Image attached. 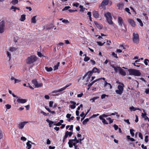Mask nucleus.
Here are the masks:
<instances>
[{
	"instance_id": "4be33fe9",
	"label": "nucleus",
	"mask_w": 149,
	"mask_h": 149,
	"mask_svg": "<svg viewBox=\"0 0 149 149\" xmlns=\"http://www.w3.org/2000/svg\"><path fill=\"white\" fill-rule=\"evenodd\" d=\"M36 16L33 17L31 19V22L32 23L35 24L36 22Z\"/></svg>"
},
{
	"instance_id": "de8ad7c7",
	"label": "nucleus",
	"mask_w": 149,
	"mask_h": 149,
	"mask_svg": "<svg viewBox=\"0 0 149 149\" xmlns=\"http://www.w3.org/2000/svg\"><path fill=\"white\" fill-rule=\"evenodd\" d=\"M125 10L129 14H131V13L130 12V9L128 8H126L125 9Z\"/></svg>"
},
{
	"instance_id": "cd10ccee",
	"label": "nucleus",
	"mask_w": 149,
	"mask_h": 149,
	"mask_svg": "<svg viewBox=\"0 0 149 149\" xmlns=\"http://www.w3.org/2000/svg\"><path fill=\"white\" fill-rule=\"evenodd\" d=\"M17 48H16L15 47H10V48L9 50L11 52H15L16 51L17 49Z\"/></svg>"
},
{
	"instance_id": "9d476101",
	"label": "nucleus",
	"mask_w": 149,
	"mask_h": 149,
	"mask_svg": "<svg viewBox=\"0 0 149 149\" xmlns=\"http://www.w3.org/2000/svg\"><path fill=\"white\" fill-rule=\"evenodd\" d=\"M118 21L119 25L120 26H122V24L123 23V20L121 17H119L118 19Z\"/></svg>"
},
{
	"instance_id": "9b49d317",
	"label": "nucleus",
	"mask_w": 149,
	"mask_h": 149,
	"mask_svg": "<svg viewBox=\"0 0 149 149\" xmlns=\"http://www.w3.org/2000/svg\"><path fill=\"white\" fill-rule=\"evenodd\" d=\"M105 16L107 20L109 19H112L111 14L109 12H107V13L105 14Z\"/></svg>"
},
{
	"instance_id": "338daca9",
	"label": "nucleus",
	"mask_w": 149,
	"mask_h": 149,
	"mask_svg": "<svg viewBox=\"0 0 149 149\" xmlns=\"http://www.w3.org/2000/svg\"><path fill=\"white\" fill-rule=\"evenodd\" d=\"M51 143V141L49 139H47V144L48 145L50 144Z\"/></svg>"
},
{
	"instance_id": "5701e85b",
	"label": "nucleus",
	"mask_w": 149,
	"mask_h": 149,
	"mask_svg": "<svg viewBox=\"0 0 149 149\" xmlns=\"http://www.w3.org/2000/svg\"><path fill=\"white\" fill-rule=\"evenodd\" d=\"M46 121L49 123V126L50 127H51V126H52V125L54 124V122L52 121H51V120H49L48 119H47L46 120Z\"/></svg>"
},
{
	"instance_id": "c9c22d12",
	"label": "nucleus",
	"mask_w": 149,
	"mask_h": 149,
	"mask_svg": "<svg viewBox=\"0 0 149 149\" xmlns=\"http://www.w3.org/2000/svg\"><path fill=\"white\" fill-rule=\"evenodd\" d=\"M6 53L7 57L9 58V60L10 61L11 58V54L8 51H7Z\"/></svg>"
},
{
	"instance_id": "8fccbe9b",
	"label": "nucleus",
	"mask_w": 149,
	"mask_h": 149,
	"mask_svg": "<svg viewBox=\"0 0 149 149\" xmlns=\"http://www.w3.org/2000/svg\"><path fill=\"white\" fill-rule=\"evenodd\" d=\"M62 22H63V23H69V21L67 19H64L62 21Z\"/></svg>"
},
{
	"instance_id": "20e7f679",
	"label": "nucleus",
	"mask_w": 149,
	"mask_h": 149,
	"mask_svg": "<svg viewBox=\"0 0 149 149\" xmlns=\"http://www.w3.org/2000/svg\"><path fill=\"white\" fill-rule=\"evenodd\" d=\"M5 23V22L3 20L0 22V33H2L4 32Z\"/></svg>"
},
{
	"instance_id": "13d9d810",
	"label": "nucleus",
	"mask_w": 149,
	"mask_h": 149,
	"mask_svg": "<svg viewBox=\"0 0 149 149\" xmlns=\"http://www.w3.org/2000/svg\"><path fill=\"white\" fill-rule=\"evenodd\" d=\"M53 102V101H51L49 102V106L50 107H52Z\"/></svg>"
},
{
	"instance_id": "5fc2aeb1",
	"label": "nucleus",
	"mask_w": 149,
	"mask_h": 149,
	"mask_svg": "<svg viewBox=\"0 0 149 149\" xmlns=\"http://www.w3.org/2000/svg\"><path fill=\"white\" fill-rule=\"evenodd\" d=\"M68 144H69V147L70 148H72V146H73L72 143L70 142V141H69V142H68Z\"/></svg>"
},
{
	"instance_id": "4468645a",
	"label": "nucleus",
	"mask_w": 149,
	"mask_h": 149,
	"mask_svg": "<svg viewBox=\"0 0 149 149\" xmlns=\"http://www.w3.org/2000/svg\"><path fill=\"white\" fill-rule=\"evenodd\" d=\"M17 101V102L20 103H24L27 101L26 100L22 99H18Z\"/></svg>"
},
{
	"instance_id": "f704fd0d",
	"label": "nucleus",
	"mask_w": 149,
	"mask_h": 149,
	"mask_svg": "<svg viewBox=\"0 0 149 149\" xmlns=\"http://www.w3.org/2000/svg\"><path fill=\"white\" fill-rule=\"evenodd\" d=\"M111 66L113 68H114L116 72H117L118 70V67H116L114 66L113 65H111Z\"/></svg>"
},
{
	"instance_id": "c03bdc74",
	"label": "nucleus",
	"mask_w": 149,
	"mask_h": 149,
	"mask_svg": "<svg viewBox=\"0 0 149 149\" xmlns=\"http://www.w3.org/2000/svg\"><path fill=\"white\" fill-rule=\"evenodd\" d=\"M97 43L100 46H102L105 43V42H104L103 43H102L100 42H97Z\"/></svg>"
},
{
	"instance_id": "09e8293b",
	"label": "nucleus",
	"mask_w": 149,
	"mask_h": 149,
	"mask_svg": "<svg viewBox=\"0 0 149 149\" xmlns=\"http://www.w3.org/2000/svg\"><path fill=\"white\" fill-rule=\"evenodd\" d=\"M148 136L147 135H146L145 136V142H147L148 141Z\"/></svg>"
},
{
	"instance_id": "393cba45",
	"label": "nucleus",
	"mask_w": 149,
	"mask_h": 149,
	"mask_svg": "<svg viewBox=\"0 0 149 149\" xmlns=\"http://www.w3.org/2000/svg\"><path fill=\"white\" fill-rule=\"evenodd\" d=\"M59 64H60V62H58L57 63V64L56 65H55L54 66L53 68H54V70H56L58 69V67L59 66Z\"/></svg>"
},
{
	"instance_id": "680f3d73",
	"label": "nucleus",
	"mask_w": 149,
	"mask_h": 149,
	"mask_svg": "<svg viewBox=\"0 0 149 149\" xmlns=\"http://www.w3.org/2000/svg\"><path fill=\"white\" fill-rule=\"evenodd\" d=\"M21 139L22 140H23V141H26V138H25L24 137L22 136V137H21Z\"/></svg>"
},
{
	"instance_id": "473e14b6",
	"label": "nucleus",
	"mask_w": 149,
	"mask_h": 149,
	"mask_svg": "<svg viewBox=\"0 0 149 149\" xmlns=\"http://www.w3.org/2000/svg\"><path fill=\"white\" fill-rule=\"evenodd\" d=\"M107 85H109V86H110V89H111L112 88V86L111 85V84H110V83H108L107 82V81H105L104 82V86L105 87Z\"/></svg>"
},
{
	"instance_id": "7ed1b4c3",
	"label": "nucleus",
	"mask_w": 149,
	"mask_h": 149,
	"mask_svg": "<svg viewBox=\"0 0 149 149\" xmlns=\"http://www.w3.org/2000/svg\"><path fill=\"white\" fill-rule=\"evenodd\" d=\"M133 42L136 44H138L139 43V35L137 33L134 32L133 33L132 38Z\"/></svg>"
},
{
	"instance_id": "39448f33",
	"label": "nucleus",
	"mask_w": 149,
	"mask_h": 149,
	"mask_svg": "<svg viewBox=\"0 0 149 149\" xmlns=\"http://www.w3.org/2000/svg\"><path fill=\"white\" fill-rule=\"evenodd\" d=\"M32 83L35 86V87L39 88L42 86V83H38L35 79L33 80L32 81Z\"/></svg>"
},
{
	"instance_id": "0e129e2a",
	"label": "nucleus",
	"mask_w": 149,
	"mask_h": 149,
	"mask_svg": "<svg viewBox=\"0 0 149 149\" xmlns=\"http://www.w3.org/2000/svg\"><path fill=\"white\" fill-rule=\"evenodd\" d=\"M38 56L40 57H42V56H43V55L40 52H38Z\"/></svg>"
},
{
	"instance_id": "603ef678",
	"label": "nucleus",
	"mask_w": 149,
	"mask_h": 149,
	"mask_svg": "<svg viewBox=\"0 0 149 149\" xmlns=\"http://www.w3.org/2000/svg\"><path fill=\"white\" fill-rule=\"evenodd\" d=\"M90 61L92 65H94L95 64V62L93 60H91Z\"/></svg>"
},
{
	"instance_id": "a211bd4d",
	"label": "nucleus",
	"mask_w": 149,
	"mask_h": 149,
	"mask_svg": "<svg viewBox=\"0 0 149 149\" xmlns=\"http://www.w3.org/2000/svg\"><path fill=\"white\" fill-rule=\"evenodd\" d=\"M129 22L132 26L134 27L135 26V22L132 19H129Z\"/></svg>"
},
{
	"instance_id": "f257e3e1",
	"label": "nucleus",
	"mask_w": 149,
	"mask_h": 149,
	"mask_svg": "<svg viewBox=\"0 0 149 149\" xmlns=\"http://www.w3.org/2000/svg\"><path fill=\"white\" fill-rule=\"evenodd\" d=\"M37 60V58L36 56L35 55H32L28 57L26 62L27 64H31L36 62Z\"/></svg>"
},
{
	"instance_id": "a19ab883",
	"label": "nucleus",
	"mask_w": 149,
	"mask_h": 149,
	"mask_svg": "<svg viewBox=\"0 0 149 149\" xmlns=\"http://www.w3.org/2000/svg\"><path fill=\"white\" fill-rule=\"evenodd\" d=\"M61 89H62V88L59 90H55L53 91L52 93H57V92H61V91H63V90H62Z\"/></svg>"
},
{
	"instance_id": "3c124183",
	"label": "nucleus",
	"mask_w": 149,
	"mask_h": 149,
	"mask_svg": "<svg viewBox=\"0 0 149 149\" xmlns=\"http://www.w3.org/2000/svg\"><path fill=\"white\" fill-rule=\"evenodd\" d=\"M93 84V83L92 82H91V83L88 84V90H89V89L90 88L91 86H92Z\"/></svg>"
},
{
	"instance_id": "774afa93",
	"label": "nucleus",
	"mask_w": 149,
	"mask_h": 149,
	"mask_svg": "<svg viewBox=\"0 0 149 149\" xmlns=\"http://www.w3.org/2000/svg\"><path fill=\"white\" fill-rule=\"evenodd\" d=\"M70 107L72 109H74V108H75V107H76V106H75V105H70Z\"/></svg>"
},
{
	"instance_id": "f03ea898",
	"label": "nucleus",
	"mask_w": 149,
	"mask_h": 149,
	"mask_svg": "<svg viewBox=\"0 0 149 149\" xmlns=\"http://www.w3.org/2000/svg\"><path fill=\"white\" fill-rule=\"evenodd\" d=\"M119 84H121V85H119L118 86V89L116 90L115 92L116 93L119 95H121L123 92V87H124V84L123 83L119 82Z\"/></svg>"
},
{
	"instance_id": "ddd939ff",
	"label": "nucleus",
	"mask_w": 149,
	"mask_h": 149,
	"mask_svg": "<svg viewBox=\"0 0 149 149\" xmlns=\"http://www.w3.org/2000/svg\"><path fill=\"white\" fill-rule=\"evenodd\" d=\"M91 71L93 73H96L97 72L98 74H99L100 72V70L96 67H94Z\"/></svg>"
},
{
	"instance_id": "a18cd8bd",
	"label": "nucleus",
	"mask_w": 149,
	"mask_h": 149,
	"mask_svg": "<svg viewBox=\"0 0 149 149\" xmlns=\"http://www.w3.org/2000/svg\"><path fill=\"white\" fill-rule=\"evenodd\" d=\"M149 61V60L147 59H146L144 60V63L145 65H148V62Z\"/></svg>"
},
{
	"instance_id": "ea45409f",
	"label": "nucleus",
	"mask_w": 149,
	"mask_h": 149,
	"mask_svg": "<svg viewBox=\"0 0 149 149\" xmlns=\"http://www.w3.org/2000/svg\"><path fill=\"white\" fill-rule=\"evenodd\" d=\"M71 84H67V85H66L65 87L62 88V90H65V89L68 87H69L71 85Z\"/></svg>"
},
{
	"instance_id": "4c0bfd02",
	"label": "nucleus",
	"mask_w": 149,
	"mask_h": 149,
	"mask_svg": "<svg viewBox=\"0 0 149 149\" xmlns=\"http://www.w3.org/2000/svg\"><path fill=\"white\" fill-rule=\"evenodd\" d=\"M134 131V130L133 129H131L130 130V133L132 136H134V133L133 132Z\"/></svg>"
},
{
	"instance_id": "f8f14e48",
	"label": "nucleus",
	"mask_w": 149,
	"mask_h": 149,
	"mask_svg": "<svg viewBox=\"0 0 149 149\" xmlns=\"http://www.w3.org/2000/svg\"><path fill=\"white\" fill-rule=\"evenodd\" d=\"M141 74V72L139 70L134 69L133 75L135 76H140Z\"/></svg>"
},
{
	"instance_id": "6e6d98bb",
	"label": "nucleus",
	"mask_w": 149,
	"mask_h": 149,
	"mask_svg": "<svg viewBox=\"0 0 149 149\" xmlns=\"http://www.w3.org/2000/svg\"><path fill=\"white\" fill-rule=\"evenodd\" d=\"M139 137L142 139H143V136L142 134L140 132H139Z\"/></svg>"
},
{
	"instance_id": "412c9836",
	"label": "nucleus",
	"mask_w": 149,
	"mask_h": 149,
	"mask_svg": "<svg viewBox=\"0 0 149 149\" xmlns=\"http://www.w3.org/2000/svg\"><path fill=\"white\" fill-rule=\"evenodd\" d=\"M99 118L100 120H102V122L104 124H108V123L107 121L103 118H102L101 116H100V117H99Z\"/></svg>"
},
{
	"instance_id": "2f4dec72",
	"label": "nucleus",
	"mask_w": 149,
	"mask_h": 149,
	"mask_svg": "<svg viewBox=\"0 0 149 149\" xmlns=\"http://www.w3.org/2000/svg\"><path fill=\"white\" fill-rule=\"evenodd\" d=\"M18 2V0H12L11 1V3L13 5H15Z\"/></svg>"
},
{
	"instance_id": "4d7b16f0",
	"label": "nucleus",
	"mask_w": 149,
	"mask_h": 149,
	"mask_svg": "<svg viewBox=\"0 0 149 149\" xmlns=\"http://www.w3.org/2000/svg\"><path fill=\"white\" fill-rule=\"evenodd\" d=\"M113 127L115 130H117L118 128V126L116 124L114 125Z\"/></svg>"
},
{
	"instance_id": "e2e57ef3",
	"label": "nucleus",
	"mask_w": 149,
	"mask_h": 149,
	"mask_svg": "<svg viewBox=\"0 0 149 149\" xmlns=\"http://www.w3.org/2000/svg\"><path fill=\"white\" fill-rule=\"evenodd\" d=\"M106 96H108V95H106V94H102L101 96V98L102 99H103Z\"/></svg>"
},
{
	"instance_id": "423d86ee",
	"label": "nucleus",
	"mask_w": 149,
	"mask_h": 149,
	"mask_svg": "<svg viewBox=\"0 0 149 149\" xmlns=\"http://www.w3.org/2000/svg\"><path fill=\"white\" fill-rule=\"evenodd\" d=\"M28 123V122L24 121L19 123L18 125V127L19 129L23 128L25 125Z\"/></svg>"
},
{
	"instance_id": "aec40b11",
	"label": "nucleus",
	"mask_w": 149,
	"mask_h": 149,
	"mask_svg": "<svg viewBox=\"0 0 149 149\" xmlns=\"http://www.w3.org/2000/svg\"><path fill=\"white\" fill-rule=\"evenodd\" d=\"M67 133H69V132H68V131H67L65 132V135L64 137L63 138V143L65 142V140L67 138L68 136V135Z\"/></svg>"
},
{
	"instance_id": "c85d7f7f",
	"label": "nucleus",
	"mask_w": 149,
	"mask_h": 149,
	"mask_svg": "<svg viewBox=\"0 0 149 149\" xmlns=\"http://www.w3.org/2000/svg\"><path fill=\"white\" fill-rule=\"evenodd\" d=\"M26 15H22L21 16L20 20L22 21H24L25 19Z\"/></svg>"
},
{
	"instance_id": "a878e982",
	"label": "nucleus",
	"mask_w": 149,
	"mask_h": 149,
	"mask_svg": "<svg viewBox=\"0 0 149 149\" xmlns=\"http://www.w3.org/2000/svg\"><path fill=\"white\" fill-rule=\"evenodd\" d=\"M134 69H130L128 70L130 75H133Z\"/></svg>"
},
{
	"instance_id": "c756f323",
	"label": "nucleus",
	"mask_w": 149,
	"mask_h": 149,
	"mask_svg": "<svg viewBox=\"0 0 149 149\" xmlns=\"http://www.w3.org/2000/svg\"><path fill=\"white\" fill-rule=\"evenodd\" d=\"M10 9H13V11L15 12L16 9H17L18 10H19V8H17L16 7L12 6L10 8Z\"/></svg>"
},
{
	"instance_id": "72a5a7b5",
	"label": "nucleus",
	"mask_w": 149,
	"mask_h": 149,
	"mask_svg": "<svg viewBox=\"0 0 149 149\" xmlns=\"http://www.w3.org/2000/svg\"><path fill=\"white\" fill-rule=\"evenodd\" d=\"M136 20L140 24V26H143V24L141 20L139 18H137Z\"/></svg>"
},
{
	"instance_id": "79ce46f5",
	"label": "nucleus",
	"mask_w": 149,
	"mask_h": 149,
	"mask_svg": "<svg viewBox=\"0 0 149 149\" xmlns=\"http://www.w3.org/2000/svg\"><path fill=\"white\" fill-rule=\"evenodd\" d=\"M70 7L69 6H65L64 8H63L62 9V11H65V10H68L70 8Z\"/></svg>"
},
{
	"instance_id": "69168bd1",
	"label": "nucleus",
	"mask_w": 149,
	"mask_h": 149,
	"mask_svg": "<svg viewBox=\"0 0 149 149\" xmlns=\"http://www.w3.org/2000/svg\"><path fill=\"white\" fill-rule=\"evenodd\" d=\"M73 132H69V133H67L68 136L69 137H70L73 134Z\"/></svg>"
},
{
	"instance_id": "f3484780",
	"label": "nucleus",
	"mask_w": 149,
	"mask_h": 149,
	"mask_svg": "<svg viewBox=\"0 0 149 149\" xmlns=\"http://www.w3.org/2000/svg\"><path fill=\"white\" fill-rule=\"evenodd\" d=\"M93 16L95 18H99V14L97 11H94L93 12Z\"/></svg>"
},
{
	"instance_id": "1a4fd4ad",
	"label": "nucleus",
	"mask_w": 149,
	"mask_h": 149,
	"mask_svg": "<svg viewBox=\"0 0 149 149\" xmlns=\"http://www.w3.org/2000/svg\"><path fill=\"white\" fill-rule=\"evenodd\" d=\"M109 0H104L101 3V6H105L108 5Z\"/></svg>"
},
{
	"instance_id": "dca6fc26",
	"label": "nucleus",
	"mask_w": 149,
	"mask_h": 149,
	"mask_svg": "<svg viewBox=\"0 0 149 149\" xmlns=\"http://www.w3.org/2000/svg\"><path fill=\"white\" fill-rule=\"evenodd\" d=\"M94 24L99 29H102V25L98 23L96 21H94Z\"/></svg>"
},
{
	"instance_id": "2eb2a0df",
	"label": "nucleus",
	"mask_w": 149,
	"mask_h": 149,
	"mask_svg": "<svg viewBox=\"0 0 149 149\" xmlns=\"http://www.w3.org/2000/svg\"><path fill=\"white\" fill-rule=\"evenodd\" d=\"M124 5V4L123 3H118L117 5V6L118 9H122Z\"/></svg>"
},
{
	"instance_id": "b1692460",
	"label": "nucleus",
	"mask_w": 149,
	"mask_h": 149,
	"mask_svg": "<svg viewBox=\"0 0 149 149\" xmlns=\"http://www.w3.org/2000/svg\"><path fill=\"white\" fill-rule=\"evenodd\" d=\"M30 143H31V141H28V142H27L26 143V145L28 147L27 149H30L31 148V145Z\"/></svg>"
},
{
	"instance_id": "49530a36",
	"label": "nucleus",
	"mask_w": 149,
	"mask_h": 149,
	"mask_svg": "<svg viewBox=\"0 0 149 149\" xmlns=\"http://www.w3.org/2000/svg\"><path fill=\"white\" fill-rule=\"evenodd\" d=\"M6 109H9L11 107V105L9 104H6Z\"/></svg>"
},
{
	"instance_id": "bb28decb",
	"label": "nucleus",
	"mask_w": 149,
	"mask_h": 149,
	"mask_svg": "<svg viewBox=\"0 0 149 149\" xmlns=\"http://www.w3.org/2000/svg\"><path fill=\"white\" fill-rule=\"evenodd\" d=\"M45 68L46 70L48 72H51L53 70L52 68L51 67L48 68L46 67H45Z\"/></svg>"
},
{
	"instance_id": "e433bc0d",
	"label": "nucleus",
	"mask_w": 149,
	"mask_h": 149,
	"mask_svg": "<svg viewBox=\"0 0 149 149\" xmlns=\"http://www.w3.org/2000/svg\"><path fill=\"white\" fill-rule=\"evenodd\" d=\"M112 19H109L107 20L108 23L110 24H113V22L112 21Z\"/></svg>"
},
{
	"instance_id": "bf43d9fd",
	"label": "nucleus",
	"mask_w": 149,
	"mask_h": 149,
	"mask_svg": "<svg viewBox=\"0 0 149 149\" xmlns=\"http://www.w3.org/2000/svg\"><path fill=\"white\" fill-rule=\"evenodd\" d=\"M112 55L114 57L116 58H118V56H117V54L115 53L114 52H113L112 53Z\"/></svg>"
},
{
	"instance_id": "6e6552de",
	"label": "nucleus",
	"mask_w": 149,
	"mask_h": 149,
	"mask_svg": "<svg viewBox=\"0 0 149 149\" xmlns=\"http://www.w3.org/2000/svg\"><path fill=\"white\" fill-rule=\"evenodd\" d=\"M118 71L120 74L123 76H125L126 75L125 72L123 69H122L121 67H118Z\"/></svg>"
},
{
	"instance_id": "7c9ffc66",
	"label": "nucleus",
	"mask_w": 149,
	"mask_h": 149,
	"mask_svg": "<svg viewBox=\"0 0 149 149\" xmlns=\"http://www.w3.org/2000/svg\"><path fill=\"white\" fill-rule=\"evenodd\" d=\"M89 119L88 118H87L85 119L83 122L82 123L83 125H86L87 122L88 121Z\"/></svg>"
},
{
	"instance_id": "6ab92c4d",
	"label": "nucleus",
	"mask_w": 149,
	"mask_h": 149,
	"mask_svg": "<svg viewBox=\"0 0 149 149\" xmlns=\"http://www.w3.org/2000/svg\"><path fill=\"white\" fill-rule=\"evenodd\" d=\"M67 133H69V132H68V131H67L65 132V135L64 137L63 138V143L65 142V140L67 138L68 136V135Z\"/></svg>"
},
{
	"instance_id": "58836bf2",
	"label": "nucleus",
	"mask_w": 149,
	"mask_h": 149,
	"mask_svg": "<svg viewBox=\"0 0 149 149\" xmlns=\"http://www.w3.org/2000/svg\"><path fill=\"white\" fill-rule=\"evenodd\" d=\"M129 109L131 111H135L136 110V108L134 107L133 106H132L129 108Z\"/></svg>"
},
{
	"instance_id": "052dcab7",
	"label": "nucleus",
	"mask_w": 149,
	"mask_h": 149,
	"mask_svg": "<svg viewBox=\"0 0 149 149\" xmlns=\"http://www.w3.org/2000/svg\"><path fill=\"white\" fill-rule=\"evenodd\" d=\"M54 125H55L57 126H59L61 125V123L60 122H58L57 123H54Z\"/></svg>"
},
{
	"instance_id": "864d4df0",
	"label": "nucleus",
	"mask_w": 149,
	"mask_h": 149,
	"mask_svg": "<svg viewBox=\"0 0 149 149\" xmlns=\"http://www.w3.org/2000/svg\"><path fill=\"white\" fill-rule=\"evenodd\" d=\"M18 40V38L17 37H14V40L15 42H17Z\"/></svg>"
},
{
	"instance_id": "0eeeda50",
	"label": "nucleus",
	"mask_w": 149,
	"mask_h": 149,
	"mask_svg": "<svg viewBox=\"0 0 149 149\" xmlns=\"http://www.w3.org/2000/svg\"><path fill=\"white\" fill-rule=\"evenodd\" d=\"M93 73L91 71H89L87 72L86 74V76L88 75V77L87 78L86 82H89L90 81V79L91 78V76L92 75Z\"/></svg>"
},
{
	"instance_id": "37998d69",
	"label": "nucleus",
	"mask_w": 149,
	"mask_h": 149,
	"mask_svg": "<svg viewBox=\"0 0 149 149\" xmlns=\"http://www.w3.org/2000/svg\"><path fill=\"white\" fill-rule=\"evenodd\" d=\"M90 59V57H89L88 56H87V57H85L84 58V61H85L86 62V61H88V60H89Z\"/></svg>"
}]
</instances>
